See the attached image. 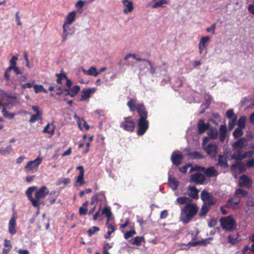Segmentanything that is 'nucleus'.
<instances>
[{
    "instance_id": "13d9d810",
    "label": "nucleus",
    "mask_w": 254,
    "mask_h": 254,
    "mask_svg": "<svg viewBox=\"0 0 254 254\" xmlns=\"http://www.w3.org/2000/svg\"><path fill=\"white\" fill-rule=\"evenodd\" d=\"M67 27H65L64 25H63V30L64 34L62 36V42H64L67 39V37L68 35L69 34L68 31H67Z\"/></svg>"
},
{
    "instance_id": "0e129e2a",
    "label": "nucleus",
    "mask_w": 254,
    "mask_h": 254,
    "mask_svg": "<svg viewBox=\"0 0 254 254\" xmlns=\"http://www.w3.org/2000/svg\"><path fill=\"white\" fill-rule=\"evenodd\" d=\"M147 63L150 65V72L152 74H154L156 72V67H154L152 63L150 61H147Z\"/></svg>"
},
{
    "instance_id": "5fc2aeb1",
    "label": "nucleus",
    "mask_w": 254,
    "mask_h": 254,
    "mask_svg": "<svg viewBox=\"0 0 254 254\" xmlns=\"http://www.w3.org/2000/svg\"><path fill=\"white\" fill-rule=\"evenodd\" d=\"M246 120V118L245 117L242 116L240 117L238 122V125L239 127L242 128H245Z\"/></svg>"
},
{
    "instance_id": "774afa93",
    "label": "nucleus",
    "mask_w": 254,
    "mask_h": 254,
    "mask_svg": "<svg viewBox=\"0 0 254 254\" xmlns=\"http://www.w3.org/2000/svg\"><path fill=\"white\" fill-rule=\"evenodd\" d=\"M217 223V219L213 218L210 220L208 223V226L210 227H213L216 225Z\"/></svg>"
},
{
    "instance_id": "9d476101",
    "label": "nucleus",
    "mask_w": 254,
    "mask_h": 254,
    "mask_svg": "<svg viewBox=\"0 0 254 254\" xmlns=\"http://www.w3.org/2000/svg\"><path fill=\"white\" fill-rule=\"evenodd\" d=\"M205 181V177L200 173H195L190 176V183H193L196 184H202Z\"/></svg>"
},
{
    "instance_id": "052dcab7",
    "label": "nucleus",
    "mask_w": 254,
    "mask_h": 254,
    "mask_svg": "<svg viewBox=\"0 0 254 254\" xmlns=\"http://www.w3.org/2000/svg\"><path fill=\"white\" fill-rule=\"evenodd\" d=\"M237 121V117L235 116L234 118L229 122V127L230 130H232L234 127Z\"/></svg>"
},
{
    "instance_id": "b1692460",
    "label": "nucleus",
    "mask_w": 254,
    "mask_h": 254,
    "mask_svg": "<svg viewBox=\"0 0 254 254\" xmlns=\"http://www.w3.org/2000/svg\"><path fill=\"white\" fill-rule=\"evenodd\" d=\"M227 135V129L226 124L221 125L219 128V139L221 142H223Z\"/></svg>"
},
{
    "instance_id": "864d4df0",
    "label": "nucleus",
    "mask_w": 254,
    "mask_h": 254,
    "mask_svg": "<svg viewBox=\"0 0 254 254\" xmlns=\"http://www.w3.org/2000/svg\"><path fill=\"white\" fill-rule=\"evenodd\" d=\"M56 76L58 77L57 79V82L58 84H62V81L67 78V76L65 74L56 73Z\"/></svg>"
},
{
    "instance_id": "7ed1b4c3",
    "label": "nucleus",
    "mask_w": 254,
    "mask_h": 254,
    "mask_svg": "<svg viewBox=\"0 0 254 254\" xmlns=\"http://www.w3.org/2000/svg\"><path fill=\"white\" fill-rule=\"evenodd\" d=\"M42 161L43 157H38L35 160L29 161L24 167L25 171L27 173H33L36 172Z\"/></svg>"
},
{
    "instance_id": "72a5a7b5",
    "label": "nucleus",
    "mask_w": 254,
    "mask_h": 254,
    "mask_svg": "<svg viewBox=\"0 0 254 254\" xmlns=\"http://www.w3.org/2000/svg\"><path fill=\"white\" fill-rule=\"evenodd\" d=\"M176 201L181 205L191 203L192 199L186 196L179 197L177 198Z\"/></svg>"
},
{
    "instance_id": "4468645a",
    "label": "nucleus",
    "mask_w": 254,
    "mask_h": 254,
    "mask_svg": "<svg viewBox=\"0 0 254 254\" xmlns=\"http://www.w3.org/2000/svg\"><path fill=\"white\" fill-rule=\"evenodd\" d=\"M198 231H190L187 234V236H190L191 240L190 241L188 244L187 246L190 247H195L200 243V241H195L196 239Z\"/></svg>"
},
{
    "instance_id": "7c9ffc66",
    "label": "nucleus",
    "mask_w": 254,
    "mask_h": 254,
    "mask_svg": "<svg viewBox=\"0 0 254 254\" xmlns=\"http://www.w3.org/2000/svg\"><path fill=\"white\" fill-rule=\"evenodd\" d=\"M83 71L86 74L96 76L100 74V72H98L95 67L92 66L89 67L88 70L83 69Z\"/></svg>"
},
{
    "instance_id": "a18cd8bd",
    "label": "nucleus",
    "mask_w": 254,
    "mask_h": 254,
    "mask_svg": "<svg viewBox=\"0 0 254 254\" xmlns=\"http://www.w3.org/2000/svg\"><path fill=\"white\" fill-rule=\"evenodd\" d=\"M33 87L34 89L35 92L36 93H40L41 92H43L45 93H48V91L46 89H45L44 88L43 86L42 85L35 84L34 85Z\"/></svg>"
},
{
    "instance_id": "4be33fe9",
    "label": "nucleus",
    "mask_w": 254,
    "mask_h": 254,
    "mask_svg": "<svg viewBox=\"0 0 254 254\" xmlns=\"http://www.w3.org/2000/svg\"><path fill=\"white\" fill-rule=\"evenodd\" d=\"M247 144L248 140L245 138H241L234 142L232 146L234 148H238L239 149H241L243 147L246 146Z\"/></svg>"
},
{
    "instance_id": "603ef678",
    "label": "nucleus",
    "mask_w": 254,
    "mask_h": 254,
    "mask_svg": "<svg viewBox=\"0 0 254 254\" xmlns=\"http://www.w3.org/2000/svg\"><path fill=\"white\" fill-rule=\"evenodd\" d=\"M216 201V200L207 192V208L208 206L214 205Z\"/></svg>"
},
{
    "instance_id": "e433bc0d",
    "label": "nucleus",
    "mask_w": 254,
    "mask_h": 254,
    "mask_svg": "<svg viewBox=\"0 0 254 254\" xmlns=\"http://www.w3.org/2000/svg\"><path fill=\"white\" fill-rule=\"evenodd\" d=\"M101 210L103 215H105L106 216L107 218V221H109L112 216V213L110 208L108 206H106L104 207L103 209H101Z\"/></svg>"
},
{
    "instance_id": "a878e982",
    "label": "nucleus",
    "mask_w": 254,
    "mask_h": 254,
    "mask_svg": "<svg viewBox=\"0 0 254 254\" xmlns=\"http://www.w3.org/2000/svg\"><path fill=\"white\" fill-rule=\"evenodd\" d=\"M168 184L173 190H176L178 188L179 182L175 177H172L169 175L168 177Z\"/></svg>"
},
{
    "instance_id": "412c9836",
    "label": "nucleus",
    "mask_w": 254,
    "mask_h": 254,
    "mask_svg": "<svg viewBox=\"0 0 254 254\" xmlns=\"http://www.w3.org/2000/svg\"><path fill=\"white\" fill-rule=\"evenodd\" d=\"M95 91V88H89L83 90L81 93L80 101H84L88 99Z\"/></svg>"
},
{
    "instance_id": "f03ea898",
    "label": "nucleus",
    "mask_w": 254,
    "mask_h": 254,
    "mask_svg": "<svg viewBox=\"0 0 254 254\" xmlns=\"http://www.w3.org/2000/svg\"><path fill=\"white\" fill-rule=\"evenodd\" d=\"M248 194V191L243 189H237L234 197L231 199H229L228 203L226 204V206L233 209L237 208L238 205L240 201V196H246Z\"/></svg>"
},
{
    "instance_id": "bb28decb",
    "label": "nucleus",
    "mask_w": 254,
    "mask_h": 254,
    "mask_svg": "<svg viewBox=\"0 0 254 254\" xmlns=\"http://www.w3.org/2000/svg\"><path fill=\"white\" fill-rule=\"evenodd\" d=\"M55 126L52 123H48L42 130L44 133H48L53 136L55 133Z\"/></svg>"
},
{
    "instance_id": "20e7f679",
    "label": "nucleus",
    "mask_w": 254,
    "mask_h": 254,
    "mask_svg": "<svg viewBox=\"0 0 254 254\" xmlns=\"http://www.w3.org/2000/svg\"><path fill=\"white\" fill-rule=\"evenodd\" d=\"M135 125L132 118L127 117L124 118V121L120 124V127L127 131L132 132L134 130Z\"/></svg>"
},
{
    "instance_id": "a19ab883",
    "label": "nucleus",
    "mask_w": 254,
    "mask_h": 254,
    "mask_svg": "<svg viewBox=\"0 0 254 254\" xmlns=\"http://www.w3.org/2000/svg\"><path fill=\"white\" fill-rule=\"evenodd\" d=\"M232 158L236 160H242L244 159V155L240 150H238L233 154Z\"/></svg>"
},
{
    "instance_id": "6e6552de",
    "label": "nucleus",
    "mask_w": 254,
    "mask_h": 254,
    "mask_svg": "<svg viewBox=\"0 0 254 254\" xmlns=\"http://www.w3.org/2000/svg\"><path fill=\"white\" fill-rule=\"evenodd\" d=\"M49 191L47 187L43 186H42L38 190H37L35 193V200H37L38 202V207H39L40 203L39 199L46 197V196L49 193Z\"/></svg>"
},
{
    "instance_id": "f257e3e1",
    "label": "nucleus",
    "mask_w": 254,
    "mask_h": 254,
    "mask_svg": "<svg viewBox=\"0 0 254 254\" xmlns=\"http://www.w3.org/2000/svg\"><path fill=\"white\" fill-rule=\"evenodd\" d=\"M198 207L196 203H189L181 208L180 219L184 224L190 222L197 213Z\"/></svg>"
},
{
    "instance_id": "e2e57ef3",
    "label": "nucleus",
    "mask_w": 254,
    "mask_h": 254,
    "mask_svg": "<svg viewBox=\"0 0 254 254\" xmlns=\"http://www.w3.org/2000/svg\"><path fill=\"white\" fill-rule=\"evenodd\" d=\"M254 154V151L250 150L248 151H246L243 153L244 155V159L246 158H250L252 157Z\"/></svg>"
},
{
    "instance_id": "3c124183",
    "label": "nucleus",
    "mask_w": 254,
    "mask_h": 254,
    "mask_svg": "<svg viewBox=\"0 0 254 254\" xmlns=\"http://www.w3.org/2000/svg\"><path fill=\"white\" fill-rule=\"evenodd\" d=\"M100 231V228L97 226H93L90 228L88 231V235L89 237H91L92 235L95 234L96 232Z\"/></svg>"
},
{
    "instance_id": "c9c22d12",
    "label": "nucleus",
    "mask_w": 254,
    "mask_h": 254,
    "mask_svg": "<svg viewBox=\"0 0 254 254\" xmlns=\"http://www.w3.org/2000/svg\"><path fill=\"white\" fill-rule=\"evenodd\" d=\"M232 169L234 172H238L239 173H243L245 171L244 166L242 163H239L232 166Z\"/></svg>"
},
{
    "instance_id": "58836bf2",
    "label": "nucleus",
    "mask_w": 254,
    "mask_h": 254,
    "mask_svg": "<svg viewBox=\"0 0 254 254\" xmlns=\"http://www.w3.org/2000/svg\"><path fill=\"white\" fill-rule=\"evenodd\" d=\"M13 149L11 145H8L5 148H0V155H6L11 153Z\"/></svg>"
},
{
    "instance_id": "8fccbe9b",
    "label": "nucleus",
    "mask_w": 254,
    "mask_h": 254,
    "mask_svg": "<svg viewBox=\"0 0 254 254\" xmlns=\"http://www.w3.org/2000/svg\"><path fill=\"white\" fill-rule=\"evenodd\" d=\"M243 133L244 132L243 131V128L238 127L235 129L233 133V135L235 138H238L242 136Z\"/></svg>"
},
{
    "instance_id": "680f3d73",
    "label": "nucleus",
    "mask_w": 254,
    "mask_h": 254,
    "mask_svg": "<svg viewBox=\"0 0 254 254\" xmlns=\"http://www.w3.org/2000/svg\"><path fill=\"white\" fill-rule=\"evenodd\" d=\"M99 201H102V199L97 198V196L94 194L93 196H92L91 198L90 204L91 205H94L95 203H97Z\"/></svg>"
},
{
    "instance_id": "423d86ee",
    "label": "nucleus",
    "mask_w": 254,
    "mask_h": 254,
    "mask_svg": "<svg viewBox=\"0 0 254 254\" xmlns=\"http://www.w3.org/2000/svg\"><path fill=\"white\" fill-rule=\"evenodd\" d=\"M221 225L223 229L227 230H232L235 226V221L232 217H225L220 219Z\"/></svg>"
},
{
    "instance_id": "bf43d9fd",
    "label": "nucleus",
    "mask_w": 254,
    "mask_h": 254,
    "mask_svg": "<svg viewBox=\"0 0 254 254\" xmlns=\"http://www.w3.org/2000/svg\"><path fill=\"white\" fill-rule=\"evenodd\" d=\"M2 113L3 116L6 118H9V119L13 118L15 116L14 114L9 113L5 108L2 110Z\"/></svg>"
},
{
    "instance_id": "39448f33",
    "label": "nucleus",
    "mask_w": 254,
    "mask_h": 254,
    "mask_svg": "<svg viewBox=\"0 0 254 254\" xmlns=\"http://www.w3.org/2000/svg\"><path fill=\"white\" fill-rule=\"evenodd\" d=\"M147 118H139L137 123L138 129L136 133L138 135H143L149 127V122Z\"/></svg>"
},
{
    "instance_id": "cd10ccee",
    "label": "nucleus",
    "mask_w": 254,
    "mask_h": 254,
    "mask_svg": "<svg viewBox=\"0 0 254 254\" xmlns=\"http://www.w3.org/2000/svg\"><path fill=\"white\" fill-rule=\"evenodd\" d=\"M187 156L189 159H201L204 158V156H203L200 152L198 151L190 152V151L189 149H187Z\"/></svg>"
},
{
    "instance_id": "37998d69",
    "label": "nucleus",
    "mask_w": 254,
    "mask_h": 254,
    "mask_svg": "<svg viewBox=\"0 0 254 254\" xmlns=\"http://www.w3.org/2000/svg\"><path fill=\"white\" fill-rule=\"evenodd\" d=\"M228 241L232 244H235L240 241V239L238 238L237 235H233L228 237Z\"/></svg>"
},
{
    "instance_id": "393cba45",
    "label": "nucleus",
    "mask_w": 254,
    "mask_h": 254,
    "mask_svg": "<svg viewBox=\"0 0 254 254\" xmlns=\"http://www.w3.org/2000/svg\"><path fill=\"white\" fill-rule=\"evenodd\" d=\"M188 190L190 191L188 194L192 199H197L198 198V190L195 187L190 186L188 187Z\"/></svg>"
},
{
    "instance_id": "1a4fd4ad",
    "label": "nucleus",
    "mask_w": 254,
    "mask_h": 254,
    "mask_svg": "<svg viewBox=\"0 0 254 254\" xmlns=\"http://www.w3.org/2000/svg\"><path fill=\"white\" fill-rule=\"evenodd\" d=\"M253 181L247 176L243 175L240 176L239 180V185L241 187L249 189L251 187Z\"/></svg>"
},
{
    "instance_id": "473e14b6",
    "label": "nucleus",
    "mask_w": 254,
    "mask_h": 254,
    "mask_svg": "<svg viewBox=\"0 0 254 254\" xmlns=\"http://www.w3.org/2000/svg\"><path fill=\"white\" fill-rule=\"evenodd\" d=\"M78 127L80 130H83L85 128L86 130H88L89 128V126L87 124V122L83 119L78 118L77 120Z\"/></svg>"
},
{
    "instance_id": "5701e85b",
    "label": "nucleus",
    "mask_w": 254,
    "mask_h": 254,
    "mask_svg": "<svg viewBox=\"0 0 254 254\" xmlns=\"http://www.w3.org/2000/svg\"><path fill=\"white\" fill-rule=\"evenodd\" d=\"M217 145L215 143H210L207 145V155L211 157L216 156L217 153Z\"/></svg>"
},
{
    "instance_id": "f8f14e48",
    "label": "nucleus",
    "mask_w": 254,
    "mask_h": 254,
    "mask_svg": "<svg viewBox=\"0 0 254 254\" xmlns=\"http://www.w3.org/2000/svg\"><path fill=\"white\" fill-rule=\"evenodd\" d=\"M8 232L11 235H13L16 233V217L15 215H13L9 221Z\"/></svg>"
},
{
    "instance_id": "4c0bfd02",
    "label": "nucleus",
    "mask_w": 254,
    "mask_h": 254,
    "mask_svg": "<svg viewBox=\"0 0 254 254\" xmlns=\"http://www.w3.org/2000/svg\"><path fill=\"white\" fill-rule=\"evenodd\" d=\"M103 216L101 210V206H100L98 211L94 214L93 217L94 221L99 220L100 221L103 220Z\"/></svg>"
},
{
    "instance_id": "4d7b16f0",
    "label": "nucleus",
    "mask_w": 254,
    "mask_h": 254,
    "mask_svg": "<svg viewBox=\"0 0 254 254\" xmlns=\"http://www.w3.org/2000/svg\"><path fill=\"white\" fill-rule=\"evenodd\" d=\"M136 232L134 230H131L128 231H127L124 234V238L126 240L129 239V238L132 237L134 235L136 234Z\"/></svg>"
},
{
    "instance_id": "0eeeda50",
    "label": "nucleus",
    "mask_w": 254,
    "mask_h": 254,
    "mask_svg": "<svg viewBox=\"0 0 254 254\" xmlns=\"http://www.w3.org/2000/svg\"><path fill=\"white\" fill-rule=\"evenodd\" d=\"M32 109L34 112H36V114L31 116L29 122L30 124H33L37 121L42 120L43 119V113L42 111L40 110L39 106H32Z\"/></svg>"
},
{
    "instance_id": "79ce46f5",
    "label": "nucleus",
    "mask_w": 254,
    "mask_h": 254,
    "mask_svg": "<svg viewBox=\"0 0 254 254\" xmlns=\"http://www.w3.org/2000/svg\"><path fill=\"white\" fill-rule=\"evenodd\" d=\"M80 86L75 85L70 88L69 96L71 97H74L80 91Z\"/></svg>"
},
{
    "instance_id": "2eb2a0df",
    "label": "nucleus",
    "mask_w": 254,
    "mask_h": 254,
    "mask_svg": "<svg viewBox=\"0 0 254 254\" xmlns=\"http://www.w3.org/2000/svg\"><path fill=\"white\" fill-rule=\"evenodd\" d=\"M183 155L182 154L173 152L171 156V160L174 165L179 166L182 162Z\"/></svg>"
},
{
    "instance_id": "ddd939ff",
    "label": "nucleus",
    "mask_w": 254,
    "mask_h": 254,
    "mask_svg": "<svg viewBox=\"0 0 254 254\" xmlns=\"http://www.w3.org/2000/svg\"><path fill=\"white\" fill-rule=\"evenodd\" d=\"M36 188V187L35 186L31 187H29L26 191V194L28 197V199L31 201L32 205L35 207H38V204L37 200H35V198H34L32 197V193Z\"/></svg>"
},
{
    "instance_id": "69168bd1",
    "label": "nucleus",
    "mask_w": 254,
    "mask_h": 254,
    "mask_svg": "<svg viewBox=\"0 0 254 254\" xmlns=\"http://www.w3.org/2000/svg\"><path fill=\"white\" fill-rule=\"evenodd\" d=\"M3 245L5 247L4 248L11 249L12 247L10 243V241L7 239L4 240Z\"/></svg>"
},
{
    "instance_id": "f3484780",
    "label": "nucleus",
    "mask_w": 254,
    "mask_h": 254,
    "mask_svg": "<svg viewBox=\"0 0 254 254\" xmlns=\"http://www.w3.org/2000/svg\"><path fill=\"white\" fill-rule=\"evenodd\" d=\"M76 169L79 170V173L76 177L75 185L76 184H79V186H82L84 184V180L83 178L84 175V168L82 166H78L76 167Z\"/></svg>"
},
{
    "instance_id": "6e6d98bb",
    "label": "nucleus",
    "mask_w": 254,
    "mask_h": 254,
    "mask_svg": "<svg viewBox=\"0 0 254 254\" xmlns=\"http://www.w3.org/2000/svg\"><path fill=\"white\" fill-rule=\"evenodd\" d=\"M254 249H251L248 246H246L242 251L243 254H254Z\"/></svg>"
},
{
    "instance_id": "ea45409f",
    "label": "nucleus",
    "mask_w": 254,
    "mask_h": 254,
    "mask_svg": "<svg viewBox=\"0 0 254 254\" xmlns=\"http://www.w3.org/2000/svg\"><path fill=\"white\" fill-rule=\"evenodd\" d=\"M169 2L168 0H160L159 1L155 2L152 5V7L153 8H156L158 7H163L164 4H168Z\"/></svg>"
},
{
    "instance_id": "a211bd4d",
    "label": "nucleus",
    "mask_w": 254,
    "mask_h": 254,
    "mask_svg": "<svg viewBox=\"0 0 254 254\" xmlns=\"http://www.w3.org/2000/svg\"><path fill=\"white\" fill-rule=\"evenodd\" d=\"M76 12L72 11L69 12L66 16L65 21L63 25L65 27L68 28L69 25L72 24L75 20Z\"/></svg>"
},
{
    "instance_id": "de8ad7c7",
    "label": "nucleus",
    "mask_w": 254,
    "mask_h": 254,
    "mask_svg": "<svg viewBox=\"0 0 254 254\" xmlns=\"http://www.w3.org/2000/svg\"><path fill=\"white\" fill-rule=\"evenodd\" d=\"M106 225L108 228V235H110L112 233L114 232L116 228L113 225L109 223V221H107L106 223Z\"/></svg>"
},
{
    "instance_id": "338daca9",
    "label": "nucleus",
    "mask_w": 254,
    "mask_h": 254,
    "mask_svg": "<svg viewBox=\"0 0 254 254\" xmlns=\"http://www.w3.org/2000/svg\"><path fill=\"white\" fill-rule=\"evenodd\" d=\"M226 116L228 118L232 119L234 116V112L233 109L229 110L226 112Z\"/></svg>"
},
{
    "instance_id": "c03bdc74",
    "label": "nucleus",
    "mask_w": 254,
    "mask_h": 254,
    "mask_svg": "<svg viewBox=\"0 0 254 254\" xmlns=\"http://www.w3.org/2000/svg\"><path fill=\"white\" fill-rule=\"evenodd\" d=\"M218 173L214 167H211L207 168V177H216Z\"/></svg>"
},
{
    "instance_id": "6ab92c4d",
    "label": "nucleus",
    "mask_w": 254,
    "mask_h": 254,
    "mask_svg": "<svg viewBox=\"0 0 254 254\" xmlns=\"http://www.w3.org/2000/svg\"><path fill=\"white\" fill-rule=\"evenodd\" d=\"M122 3L125 7L123 12L125 14L131 12L133 10V5L132 1L128 0H122Z\"/></svg>"
},
{
    "instance_id": "49530a36",
    "label": "nucleus",
    "mask_w": 254,
    "mask_h": 254,
    "mask_svg": "<svg viewBox=\"0 0 254 254\" xmlns=\"http://www.w3.org/2000/svg\"><path fill=\"white\" fill-rule=\"evenodd\" d=\"M206 44V36L203 37L199 44V53H202L203 50L205 49V44Z\"/></svg>"
},
{
    "instance_id": "c756f323",
    "label": "nucleus",
    "mask_w": 254,
    "mask_h": 254,
    "mask_svg": "<svg viewBox=\"0 0 254 254\" xmlns=\"http://www.w3.org/2000/svg\"><path fill=\"white\" fill-rule=\"evenodd\" d=\"M198 132L199 134H202L206 130V124L202 119L199 120L197 124Z\"/></svg>"
},
{
    "instance_id": "09e8293b",
    "label": "nucleus",
    "mask_w": 254,
    "mask_h": 254,
    "mask_svg": "<svg viewBox=\"0 0 254 254\" xmlns=\"http://www.w3.org/2000/svg\"><path fill=\"white\" fill-rule=\"evenodd\" d=\"M70 182L71 180L68 178H61L58 181L57 184V185H60L61 184L66 185L70 183Z\"/></svg>"
},
{
    "instance_id": "dca6fc26",
    "label": "nucleus",
    "mask_w": 254,
    "mask_h": 254,
    "mask_svg": "<svg viewBox=\"0 0 254 254\" xmlns=\"http://www.w3.org/2000/svg\"><path fill=\"white\" fill-rule=\"evenodd\" d=\"M201 198L203 201L200 211L199 213L200 216H204L206 214V190H203L201 193Z\"/></svg>"
},
{
    "instance_id": "2f4dec72",
    "label": "nucleus",
    "mask_w": 254,
    "mask_h": 254,
    "mask_svg": "<svg viewBox=\"0 0 254 254\" xmlns=\"http://www.w3.org/2000/svg\"><path fill=\"white\" fill-rule=\"evenodd\" d=\"M144 241V238L143 236H136L134 239L129 240V243L136 246L141 245L142 242Z\"/></svg>"
},
{
    "instance_id": "9b49d317",
    "label": "nucleus",
    "mask_w": 254,
    "mask_h": 254,
    "mask_svg": "<svg viewBox=\"0 0 254 254\" xmlns=\"http://www.w3.org/2000/svg\"><path fill=\"white\" fill-rule=\"evenodd\" d=\"M136 107L137 109L135 111L137 113L139 118L146 119L148 118V111L143 103H138Z\"/></svg>"
},
{
    "instance_id": "aec40b11",
    "label": "nucleus",
    "mask_w": 254,
    "mask_h": 254,
    "mask_svg": "<svg viewBox=\"0 0 254 254\" xmlns=\"http://www.w3.org/2000/svg\"><path fill=\"white\" fill-rule=\"evenodd\" d=\"M218 137V131L216 127H210L207 124V138L215 139Z\"/></svg>"
},
{
    "instance_id": "f704fd0d",
    "label": "nucleus",
    "mask_w": 254,
    "mask_h": 254,
    "mask_svg": "<svg viewBox=\"0 0 254 254\" xmlns=\"http://www.w3.org/2000/svg\"><path fill=\"white\" fill-rule=\"evenodd\" d=\"M89 204L88 201L84 202L81 206L79 208V214L80 216L85 215L88 213L87 206Z\"/></svg>"
},
{
    "instance_id": "c85d7f7f",
    "label": "nucleus",
    "mask_w": 254,
    "mask_h": 254,
    "mask_svg": "<svg viewBox=\"0 0 254 254\" xmlns=\"http://www.w3.org/2000/svg\"><path fill=\"white\" fill-rule=\"evenodd\" d=\"M136 99L129 98V101L127 103V106L129 109L130 112H134L137 109V104Z\"/></svg>"
}]
</instances>
